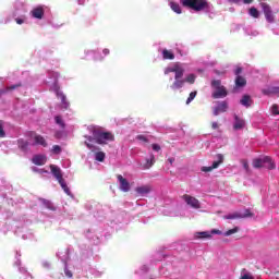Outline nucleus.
Instances as JSON below:
<instances>
[{
    "mask_svg": "<svg viewBox=\"0 0 279 279\" xmlns=\"http://www.w3.org/2000/svg\"><path fill=\"white\" fill-rule=\"evenodd\" d=\"M211 86L216 88V90L211 94L213 99H223V97H228V89L221 85L220 80L211 81Z\"/></svg>",
    "mask_w": 279,
    "mask_h": 279,
    "instance_id": "f03ea898",
    "label": "nucleus"
},
{
    "mask_svg": "<svg viewBox=\"0 0 279 279\" xmlns=\"http://www.w3.org/2000/svg\"><path fill=\"white\" fill-rule=\"evenodd\" d=\"M85 56L88 58V56H92L93 60L96 62H102L107 56H110V49L105 48L102 49V52L97 50H85Z\"/></svg>",
    "mask_w": 279,
    "mask_h": 279,
    "instance_id": "20e7f679",
    "label": "nucleus"
},
{
    "mask_svg": "<svg viewBox=\"0 0 279 279\" xmlns=\"http://www.w3.org/2000/svg\"><path fill=\"white\" fill-rule=\"evenodd\" d=\"M0 138H5V131L3 130L2 121H0Z\"/></svg>",
    "mask_w": 279,
    "mask_h": 279,
    "instance_id": "a19ab883",
    "label": "nucleus"
},
{
    "mask_svg": "<svg viewBox=\"0 0 279 279\" xmlns=\"http://www.w3.org/2000/svg\"><path fill=\"white\" fill-rule=\"evenodd\" d=\"M248 14L251 16H253V19H258V16L260 15V13L258 12L257 8L252 7L248 11Z\"/></svg>",
    "mask_w": 279,
    "mask_h": 279,
    "instance_id": "473e14b6",
    "label": "nucleus"
},
{
    "mask_svg": "<svg viewBox=\"0 0 279 279\" xmlns=\"http://www.w3.org/2000/svg\"><path fill=\"white\" fill-rule=\"evenodd\" d=\"M264 168L270 170L276 169V162H274V160L268 157V161L264 162Z\"/></svg>",
    "mask_w": 279,
    "mask_h": 279,
    "instance_id": "7c9ffc66",
    "label": "nucleus"
},
{
    "mask_svg": "<svg viewBox=\"0 0 279 279\" xmlns=\"http://www.w3.org/2000/svg\"><path fill=\"white\" fill-rule=\"evenodd\" d=\"M182 199L187 204V206H191V208H201L199 201L189 194H185L182 196Z\"/></svg>",
    "mask_w": 279,
    "mask_h": 279,
    "instance_id": "1a4fd4ad",
    "label": "nucleus"
},
{
    "mask_svg": "<svg viewBox=\"0 0 279 279\" xmlns=\"http://www.w3.org/2000/svg\"><path fill=\"white\" fill-rule=\"evenodd\" d=\"M181 3L194 12H205V14L213 12V7L206 0H181Z\"/></svg>",
    "mask_w": 279,
    "mask_h": 279,
    "instance_id": "f257e3e1",
    "label": "nucleus"
},
{
    "mask_svg": "<svg viewBox=\"0 0 279 279\" xmlns=\"http://www.w3.org/2000/svg\"><path fill=\"white\" fill-rule=\"evenodd\" d=\"M50 171L52 175L56 178V180H58V182H61V180H64V178H62V170L60 169V167L56 165H50Z\"/></svg>",
    "mask_w": 279,
    "mask_h": 279,
    "instance_id": "f8f14e48",
    "label": "nucleus"
},
{
    "mask_svg": "<svg viewBox=\"0 0 279 279\" xmlns=\"http://www.w3.org/2000/svg\"><path fill=\"white\" fill-rule=\"evenodd\" d=\"M195 97H197V92H191L189 98L186 99V104H191Z\"/></svg>",
    "mask_w": 279,
    "mask_h": 279,
    "instance_id": "58836bf2",
    "label": "nucleus"
},
{
    "mask_svg": "<svg viewBox=\"0 0 279 279\" xmlns=\"http://www.w3.org/2000/svg\"><path fill=\"white\" fill-rule=\"evenodd\" d=\"M21 86H23L22 83L7 86L5 89H0V95H5V93H11V90H16V88H21Z\"/></svg>",
    "mask_w": 279,
    "mask_h": 279,
    "instance_id": "aec40b11",
    "label": "nucleus"
},
{
    "mask_svg": "<svg viewBox=\"0 0 279 279\" xmlns=\"http://www.w3.org/2000/svg\"><path fill=\"white\" fill-rule=\"evenodd\" d=\"M265 162H269V157L254 159L253 167L254 169H263V167H265Z\"/></svg>",
    "mask_w": 279,
    "mask_h": 279,
    "instance_id": "4468645a",
    "label": "nucleus"
},
{
    "mask_svg": "<svg viewBox=\"0 0 279 279\" xmlns=\"http://www.w3.org/2000/svg\"><path fill=\"white\" fill-rule=\"evenodd\" d=\"M186 69V64L177 63L174 69H167V71H184Z\"/></svg>",
    "mask_w": 279,
    "mask_h": 279,
    "instance_id": "72a5a7b5",
    "label": "nucleus"
},
{
    "mask_svg": "<svg viewBox=\"0 0 279 279\" xmlns=\"http://www.w3.org/2000/svg\"><path fill=\"white\" fill-rule=\"evenodd\" d=\"M184 82H187V84H195V74H189Z\"/></svg>",
    "mask_w": 279,
    "mask_h": 279,
    "instance_id": "4c0bfd02",
    "label": "nucleus"
},
{
    "mask_svg": "<svg viewBox=\"0 0 279 279\" xmlns=\"http://www.w3.org/2000/svg\"><path fill=\"white\" fill-rule=\"evenodd\" d=\"M241 279H254V277H252L250 274H244L241 276Z\"/></svg>",
    "mask_w": 279,
    "mask_h": 279,
    "instance_id": "3c124183",
    "label": "nucleus"
},
{
    "mask_svg": "<svg viewBox=\"0 0 279 279\" xmlns=\"http://www.w3.org/2000/svg\"><path fill=\"white\" fill-rule=\"evenodd\" d=\"M54 122L57 123V125H60L61 130H64V128H66V124L64 123V120H62V116H56L54 117Z\"/></svg>",
    "mask_w": 279,
    "mask_h": 279,
    "instance_id": "c85d7f7f",
    "label": "nucleus"
},
{
    "mask_svg": "<svg viewBox=\"0 0 279 279\" xmlns=\"http://www.w3.org/2000/svg\"><path fill=\"white\" fill-rule=\"evenodd\" d=\"M17 25H23V23H25V20L23 19H15Z\"/></svg>",
    "mask_w": 279,
    "mask_h": 279,
    "instance_id": "6e6d98bb",
    "label": "nucleus"
},
{
    "mask_svg": "<svg viewBox=\"0 0 279 279\" xmlns=\"http://www.w3.org/2000/svg\"><path fill=\"white\" fill-rule=\"evenodd\" d=\"M234 119L233 130H243L245 128V121L240 119L239 116H234Z\"/></svg>",
    "mask_w": 279,
    "mask_h": 279,
    "instance_id": "6ab92c4d",
    "label": "nucleus"
},
{
    "mask_svg": "<svg viewBox=\"0 0 279 279\" xmlns=\"http://www.w3.org/2000/svg\"><path fill=\"white\" fill-rule=\"evenodd\" d=\"M135 192H136L138 195H147V194L151 193V186H149V185L137 186V187L135 189Z\"/></svg>",
    "mask_w": 279,
    "mask_h": 279,
    "instance_id": "a211bd4d",
    "label": "nucleus"
},
{
    "mask_svg": "<svg viewBox=\"0 0 279 279\" xmlns=\"http://www.w3.org/2000/svg\"><path fill=\"white\" fill-rule=\"evenodd\" d=\"M170 8H171L172 11L175 12V14H182V8L180 7L179 3L171 1L170 2Z\"/></svg>",
    "mask_w": 279,
    "mask_h": 279,
    "instance_id": "cd10ccee",
    "label": "nucleus"
},
{
    "mask_svg": "<svg viewBox=\"0 0 279 279\" xmlns=\"http://www.w3.org/2000/svg\"><path fill=\"white\" fill-rule=\"evenodd\" d=\"M57 97L59 99H61V108H63L64 110H69V101L66 100V96L64 95V93L58 90L57 92Z\"/></svg>",
    "mask_w": 279,
    "mask_h": 279,
    "instance_id": "2eb2a0df",
    "label": "nucleus"
},
{
    "mask_svg": "<svg viewBox=\"0 0 279 279\" xmlns=\"http://www.w3.org/2000/svg\"><path fill=\"white\" fill-rule=\"evenodd\" d=\"M239 230H240L239 227H234L233 229H229L228 231H226L223 234L225 236H232V234H236Z\"/></svg>",
    "mask_w": 279,
    "mask_h": 279,
    "instance_id": "f704fd0d",
    "label": "nucleus"
},
{
    "mask_svg": "<svg viewBox=\"0 0 279 279\" xmlns=\"http://www.w3.org/2000/svg\"><path fill=\"white\" fill-rule=\"evenodd\" d=\"M183 76H184L183 71H175L174 80H182Z\"/></svg>",
    "mask_w": 279,
    "mask_h": 279,
    "instance_id": "79ce46f5",
    "label": "nucleus"
},
{
    "mask_svg": "<svg viewBox=\"0 0 279 279\" xmlns=\"http://www.w3.org/2000/svg\"><path fill=\"white\" fill-rule=\"evenodd\" d=\"M240 104L245 108H250L252 104H254V101L252 100V97L250 95H244L240 100Z\"/></svg>",
    "mask_w": 279,
    "mask_h": 279,
    "instance_id": "412c9836",
    "label": "nucleus"
},
{
    "mask_svg": "<svg viewBox=\"0 0 279 279\" xmlns=\"http://www.w3.org/2000/svg\"><path fill=\"white\" fill-rule=\"evenodd\" d=\"M217 160L213 162V165L210 167H203L202 171H204V173H208L210 171H213L214 169H218L219 165H222L223 162V155L218 154L216 156Z\"/></svg>",
    "mask_w": 279,
    "mask_h": 279,
    "instance_id": "6e6552de",
    "label": "nucleus"
},
{
    "mask_svg": "<svg viewBox=\"0 0 279 279\" xmlns=\"http://www.w3.org/2000/svg\"><path fill=\"white\" fill-rule=\"evenodd\" d=\"M244 32H245L246 36H253V37L258 36V31L253 29L251 27L244 28Z\"/></svg>",
    "mask_w": 279,
    "mask_h": 279,
    "instance_id": "2f4dec72",
    "label": "nucleus"
},
{
    "mask_svg": "<svg viewBox=\"0 0 279 279\" xmlns=\"http://www.w3.org/2000/svg\"><path fill=\"white\" fill-rule=\"evenodd\" d=\"M17 147L21 149V151H27V148L29 147V142L20 138L17 140Z\"/></svg>",
    "mask_w": 279,
    "mask_h": 279,
    "instance_id": "5701e85b",
    "label": "nucleus"
},
{
    "mask_svg": "<svg viewBox=\"0 0 279 279\" xmlns=\"http://www.w3.org/2000/svg\"><path fill=\"white\" fill-rule=\"evenodd\" d=\"M162 59L163 60H174L175 54L171 50L163 49L162 52Z\"/></svg>",
    "mask_w": 279,
    "mask_h": 279,
    "instance_id": "393cba45",
    "label": "nucleus"
},
{
    "mask_svg": "<svg viewBox=\"0 0 279 279\" xmlns=\"http://www.w3.org/2000/svg\"><path fill=\"white\" fill-rule=\"evenodd\" d=\"M262 93L263 95H266V96L274 95L272 87L262 89Z\"/></svg>",
    "mask_w": 279,
    "mask_h": 279,
    "instance_id": "ea45409f",
    "label": "nucleus"
},
{
    "mask_svg": "<svg viewBox=\"0 0 279 279\" xmlns=\"http://www.w3.org/2000/svg\"><path fill=\"white\" fill-rule=\"evenodd\" d=\"M95 160H97L98 162H104V160H106V153L97 151L95 154Z\"/></svg>",
    "mask_w": 279,
    "mask_h": 279,
    "instance_id": "c756f323",
    "label": "nucleus"
},
{
    "mask_svg": "<svg viewBox=\"0 0 279 279\" xmlns=\"http://www.w3.org/2000/svg\"><path fill=\"white\" fill-rule=\"evenodd\" d=\"M184 83H185L184 80L175 78V81L171 85L172 90H178V89L182 88V86H184Z\"/></svg>",
    "mask_w": 279,
    "mask_h": 279,
    "instance_id": "a878e982",
    "label": "nucleus"
},
{
    "mask_svg": "<svg viewBox=\"0 0 279 279\" xmlns=\"http://www.w3.org/2000/svg\"><path fill=\"white\" fill-rule=\"evenodd\" d=\"M272 95L279 97V87H272Z\"/></svg>",
    "mask_w": 279,
    "mask_h": 279,
    "instance_id": "864d4df0",
    "label": "nucleus"
},
{
    "mask_svg": "<svg viewBox=\"0 0 279 279\" xmlns=\"http://www.w3.org/2000/svg\"><path fill=\"white\" fill-rule=\"evenodd\" d=\"M64 274H65V276H66L68 278H73V272H72L71 270L65 269V270H64Z\"/></svg>",
    "mask_w": 279,
    "mask_h": 279,
    "instance_id": "8fccbe9b",
    "label": "nucleus"
},
{
    "mask_svg": "<svg viewBox=\"0 0 279 279\" xmlns=\"http://www.w3.org/2000/svg\"><path fill=\"white\" fill-rule=\"evenodd\" d=\"M33 165L37 167H43V165H47V156L45 155H35L32 159Z\"/></svg>",
    "mask_w": 279,
    "mask_h": 279,
    "instance_id": "9b49d317",
    "label": "nucleus"
},
{
    "mask_svg": "<svg viewBox=\"0 0 279 279\" xmlns=\"http://www.w3.org/2000/svg\"><path fill=\"white\" fill-rule=\"evenodd\" d=\"M117 180L120 184V191H122V193H130L132 189L130 181H128V179L123 178L121 174H117Z\"/></svg>",
    "mask_w": 279,
    "mask_h": 279,
    "instance_id": "0eeeda50",
    "label": "nucleus"
},
{
    "mask_svg": "<svg viewBox=\"0 0 279 279\" xmlns=\"http://www.w3.org/2000/svg\"><path fill=\"white\" fill-rule=\"evenodd\" d=\"M59 184L65 194H68L70 197L73 195V194H71V190L69 189V185H66V182L64 181V179L59 181Z\"/></svg>",
    "mask_w": 279,
    "mask_h": 279,
    "instance_id": "bb28decb",
    "label": "nucleus"
},
{
    "mask_svg": "<svg viewBox=\"0 0 279 279\" xmlns=\"http://www.w3.org/2000/svg\"><path fill=\"white\" fill-rule=\"evenodd\" d=\"M168 161L170 162V165H173V162H175V158H169Z\"/></svg>",
    "mask_w": 279,
    "mask_h": 279,
    "instance_id": "052dcab7",
    "label": "nucleus"
},
{
    "mask_svg": "<svg viewBox=\"0 0 279 279\" xmlns=\"http://www.w3.org/2000/svg\"><path fill=\"white\" fill-rule=\"evenodd\" d=\"M151 147H153L154 151H160V149H161L160 145H158V144H153Z\"/></svg>",
    "mask_w": 279,
    "mask_h": 279,
    "instance_id": "09e8293b",
    "label": "nucleus"
},
{
    "mask_svg": "<svg viewBox=\"0 0 279 279\" xmlns=\"http://www.w3.org/2000/svg\"><path fill=\"white\" fill-rule=\"evenodd\" d=\"M34 141L35 145H41V147H47V141L43 137V135L35 134Z\"/></svg>",
    "mask_w": 279,
    "mask_h": 279,
    "instance_id": "4be33fe9",
    "label": "nucleus"
},
{
    "mask_svg": "<svg viewBox=\"0 0 279 279\" xmlns=\"http://www.w3.org/2000/svg\"><path fill=\"white\" fill-rule=\"evenodd\" d=\"M209 234H221V231L218 229H213Z\"/></svg>",
    "mask_w": 279,
    "mask_h": 279,
    "instance_id": "5fc2aeb1",
    "label": "nucleus"
},
{
    "mask_svg": "<svg viewBox=\"0 0 279 279\" xmlns=\"http://www.w3.org/2000/svg\"><path fill=\"white\" fill-rule=\"evenodd\" d=\"M245 271H247L246 269H242V274H245Z\"/></svg>",
    "mask_w": 279,
    "mask_h": 279,
    "instance_id": "e2e57ef3",
    "label": "nucleus"
},
{
    "mask_svg": "<svg viewBox=\"0 0 279 279\" xmlns=\"http://www.w3.org/2000/svg\"><path fill=\"white\" fill-rule=\"evenodd\" d=\"M137 141H143V143H149V140L145 135H137Z\"/></svg>",
    "mask_w": 279,
    "mask_h": 279,
    "instance_id": "a18cd8bd",
    "label": "nucleus"
},
{
    "mask_svg": "<svg viewBox=\"0 0 279 279\" xmlns=\"http://www.w3.org/2000/svg\"><path fill=\"white\" fill-rule=\"evenodd\" d=\"M247 85V81L245 80V77L238 75L235 78V86L236 88H243V86Z\"/></svg>",
    "mask_w": 279,
    "mask_h": 279,
    "instance_id": "b1692460",
    "label": "nucleus"
},
{
    "mask_svg": "<svg viewBox=\"0 0 279 279\" xmlns=\"http://www.w3.org/2000/svg\"><path fill=\"white\" fill-rule=\"evenodd\" d=\"M211 234L208 231H202L197 233L198 239H210Z\"/></svg>",
    "mask_w": 279,
    "mask_h": 279,
    "instance_id": "c9c22d12",
    "label": "nucleus"
},
{
    "mask_svg": "<svg viewBox=\"0 0 279 279\" xmlns=\"http://www.w3.org/2000/svg\"><path fill=\"white\" fill-rule=\"evenodd\" d=\"M43 204H44V206H46V208H48V210H56V207L53 206V204L50 201L44 199Z\"/></svg>",
    "mask_w": 279,
    "mask_h": 279,
    "instance_id": "e433bc0d",
    "label": "nucleus"
},
{
    "mask_svg": "<svg viewBox=\"0 0 279 279\" xmlns=\"http://www.w3.org/2000/svg\"><path fill=\"white\" fill-rule=\"evenodd\" d=\"M94 140L98 145H106L108 142L114 141V135L111 132H94Z\"/></svg>",
    "mask_w": 279,
    "mask_h": 279,
    "instance_id": "7ed1b4c3",
    "label": "nucleus"
},
{
    "mask_svg": "<svg viewBox=\"0 0 279 279\" xmlns=\"http://www.w3.org/2000/svg\"><path fill=\"white\" fill-rule=\"evenodd\" d=\"M213 130H217L219 128V124L217 122L211 123Z\"/></svg>",
    "mask_w": 279,
    "mask_h": 279,
    "instance_id": "13d9d810",
    "label": "nucleus"
},
{
    "mask_svg": "<svg viewBox=\"0 0 279 279\" xmlns=\"http://www.w3.org/2000/svg\"><path fill=\"white\" fill-rule=\"evenodd\" d=\"M154 165H156V156H154V154H150V158L146 159V162L142 166V169L144 170L151 169Z\"/></svg>",
    "mask_w": 279,
    "mask_h": 279,
    "instance_id": "dca6fc26",
    "label": "nucleus"
},
{
    "mask_svg": "<svg viewBox=\"0 0 279 279\" xmlns=\"http://www.w3.org/2000/svg\"><path fill=\"white\" fill-rule=\"evenodd\" d=\"M262 8L264 10V14H265V17H266V21L268 23H274L275 22V19H274V12L271 11V7H269L268 4L266 3H263L262 4Z\"/></svg>",
    "mask_w": 279,
    "mask_h": 279,
    "instance_id": "9d476101",
    "label": "nucleus"
},
{
    "mask_svg": "<svg viewBox=\"0 0 279 279\" xmlns=\"http://www.w3.org/2000/svg\"><path fill=\"white\" fill-rule=\"evenodd\" d=\"M227 69H231V71H243V69L241 68V65H234L233 68L227 66Z\"/></svg>",
    "mask_w": 279,
    "mask_h": 279,
    "instance_id": "de8ad7c7",
    "label": "nucleus"
},
{
    "mask_svg": "<svg viewBox=\"0 0 279 279\" xmlns=\"http://www.w3.org/2000/svg\"><path fill=\"white\" fill-rule=\"evenodd\" d=\"M239 1H243V3L248 4V3H252V1L254 0H233V3H239Z\"/></svg>",
    "mask_w": 279,
    "mask_h": 279,
    "instance_id": "603ef678",
    "label": "nucleus"
},
{
    "mask_svg": "<svg viewBox=\"0 0 279 279\" xmlns=\"http://www.w3.org/2000/svg\"><path fill=\"white\" fill-rule=\"evenodd\" d=\"M272 114H279V106L277 104L271 107Z\"/></svg>",
    "mask_w": 279,
    "mask_h": 279,
    "instance_id": "c03bdc74",
    "label": "nucleus"
},
{
    "mask_svg": "<svg viewBox=\"0 0 279 279\" xmlns=\"http://www.w3.org/2000/svg\"><path fill=\"white\" fill-rule=\"evenodd\" d=\"M78 4L83 5L84 4V0H78Z\"/></svg>",
    "mask_w": 279,
    "mask_h": 279,
    "instance_id": "680f3d73",
    "label": "nucleus"
},
{
    "mask_svg": "<svg viewBox=\"0 0 279 279\" xmlns=\"http://www.w3.org/2000/svg\"><path fill=\"white\" fill-rule=\"evenodd\" d=\"M54 136H56V138H61L62 133H61V132H57V133L54 134Z\"/></svg>",
    "mask_w": 279,
    "mask_h": 279,
    "instance_id": "bf43d9fd",
    "label": "nucleus"
},
{
    "mask_svg": "<svg viewBox=\"0 0 279 279\" xmlns=\"http://www.w3.org/2000/svg\"><path fill=\"white\" fill-rule=\"evenodd\" d=\"M19 14H25V4L23 2L14 4V16H19Z\"/></svg>",
    "mask_w": 279,
    "mask_h": 279,
    "instance_id": "f3484780",
    "label": "nucleus"
},
{
    "mask_svg": "<svg viewBox=\"0 0 279 279\" xmlns=\"http://www.w3.org/2000/svg\"><path fill=\"white\" fill-rule=\"evenodd\" d=\"M228 111V102L221 101L218 104L217 107L214 109L215 117H218L220 112H227Z\"/></svg>",
    "mask_w": 279,
    "mask_h": 279,
    "instance_id": "ddd939ff",
    "label": "nucleus"
},
{
    "mask_svg": "<svg viewBox=\"0 0 279 279\" xmlns=\"http://www.w3.org/2000/svg\"><path fill=\"white\" fill-rule=\"evenodd\" d=\"M86 147H88V149H95V146L93 144H89L88 142H85Z\"/></svg>",
    "mask_w": 279,
    "mask_h": 279,
    "instance_id": "4d7b16f0",
    "label": "nucleus"
},
{
    "mask_svg": "<svg viewBox=\"0 0 279 279\" xmlns=\"http://www.w3.org/2000/svg\"><path fill=\"white\" fill-rule=\"evenodd\" d=\"M242 165H243L246 173H250V163L247 162V160L243 159Z\"/></svg>",
    "mask_w": 279,
    "mask_h": 279,
    "instance_id": "37998d69",
    "label": "nucleus"
},
{
    "mask_svg": "<svg viewBox=\"0 0 279 279\" xmlns=\"http://www.w3.org/2000/svg\"><path fill=\"white\" fill-rule=\"evenodd\" d=\"M250 217H254V213H252L250 209H245L244 214L235 211L233 214L223 216V219H247Z\"/></svg>",
    "mask_w": 279,
    "mask_h": 279,
    "instance_id": "39448f33",
    "label": "nucleus"
},
{
    "mask_svg": "<svg viewBox=\"0 0 279 279\" xmlns=\"http://www.w3.org/2000/svg\"><path fill=\"white\" fill-rule=\"evenodd\" d=\"M29 16L32 19H36L37 21H43V17L45 16V7L37 5L33 8L29 12Z\"/></svg>",
    "mask_w": 279,
    "mask_h": 279,
    "instance_id": "423d86ee",
    "label": "nucleus"
},
{
    "mask_svg": "<svg viewBox=\"0 0 279 279\" xmlns=\"http://www.w3.org/2000/svg\"><path fill=\"white\" fill-rule=\"evenodd\" d=\"M52 151L53 154H60L62 151V148L59 145L52 146Z\"/></svg>",
    "mask_w": 279,
    "mask_h": 279,
    "instance_id": "49530a36",
    "label": "nucleus"
}]
</instances>
